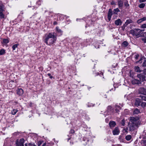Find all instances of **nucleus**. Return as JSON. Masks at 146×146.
Instances as JSON below:
<instances>
[{"label":"nucleus","mask_w":146,"mask_h":146,"mask_svg":"<svg viewBox=\"0 0 146 146\" xmlns=\"http://www.w3.org/2000/svg\"><path fill=\"white\" fill-rule=\"evenodd\" d=\"M140 31V29H135L134 30H131L130 33L133 35L137 37L144 36L143 34H141Z\"/></svg>","instance_id":"obj_3"},{"label":"nucleus","mask_w":146,"mask_h":146,"mask_svg":"<svg viewBox=\"0 0 146 146\" xmlns=\"http://www.w3.org/2000/svg\"><path fill=\"white\" fill-rule=\"evenodd\" d=\"M135 70L136 72H141L139 68V66H136L135 67Z\"/></svg>","instance_id":"obj_24"},{"label":"nucleus","mask_w":146,"mask_h":146,"mask_svg":"<svg viewBox=\"0 0 146 146\" xmlns=\"http://www.w3.org/2000/svg\"><path fill=\"white\" fill-rule=\"evenodd\" d=\"M107 110L108 112L111 111L112 110V107L111 106H108L107 108Z\"/></svg>","instance_id":"obj_32"},{"label":"nucleus","mask_w":146,"mask_h":146,"mask_svg":"<svg viewBox=\"0 0 146 146\" xmlns=\"http://www.w3.org/2000/svg\"><path fill=\"white\" fill-rule=\"evenodd\" d=\"M145 1L146 0H139V1L140 3H142Z\"/></svg>","instance_id":"obj_48"},{"label":"nucleus","mask_w":146,"mask_h":146,"mask_svg":"<svg viewBox=\"0 0 146 146\" xmlns=\"http://www.w3.org/2000/svg\"><path fill=\"white\" fill-rule=\"evenodd\" d=\"M124 0H117V5L119 9H122L123 8Z\"/></svg>","instance_id":"obj_6"},{"label":"nucleus","mask_w":146,"mask_h":146,"mask_svg":"<svg viewBox=\"0 0 146 146\" xmlns=\"http://www.w3.org/2000/svg\"><path fill=\"white\" fill-rule=\"evenodd\" d=\"M9 42V41L7 39H4L3 40V42L4 44H6Z\"/></svg>","instance_id":"obj_27"},{"label":"nucleus","mask_w":146,"mask_h":146,"mask_svg":"<svg viewBox=\"0 0 146 146\" xmlns=\"http://www.w3.org/2000/svg\"><path fill=\"white\" fill-rule=\"evenodd\" d=\"M115 110L117 113H118L119 112V110L121 109V107L118 105H115Z\"/></svg>","instance_id":"obj_17"},{"label":"nucleus","mask_w":146,"mask_h":146,"mask_svg":"<svg viewBox=\"0 0 146 146\" xmlns=\"http://www.w3.org/2000/svg\"><path fill=\"white\" fill-rule=\"evenodd\" d=\"M120 131L118 127H116L114 129L113 131V134L114 135H118L120 133Z\"/></svg>","instance_id":"obj_12"},{"label":"nucleus","mask_w":146,"mask_h":146,"mask_svg":"<svg viewBox=\"0 0 146 146\" xmlns=\"http://www.w3.org/2000/svg\"><path fill=\"white\" fill-rule=\"evenodd\" d=\"M130 77H133V76L131 75V73H130Z\"/></svg>","instance_id":"obj_54"},{"label":"nucleus","mask_w":146,"mask_h":146,"mask_svg":"<svg viewBox=\"0 0 146 146\" xmlns=\"http://www.w3.org/2000/svg\"><path fill=\"white\" fill-rule=\"evenodd\" d=\"M56 30L59 33H62V31L60 29H59L57 27H56Z\"/></svg>","instance_id":"obj_37"},{"label":"nucleus","mask_w":146,"mask_h":146,"mask_svg":"<svg viewBox=\"0 0 146 146\" xmlns=\"http://www.w3.org/2000/svg\"><path fill=\"white\" fill-rule=\"evenodd\" d=\"M137 77L141 82H143L146 80V74L144 73H141L138 74Z\"/></svg>","instance_id":"obj_4"},{"label":"nucleus","mask_w":146,"mask_h":146,"mask_svg":"<svg viewBox=\"0 0 146 146\" xmlns=\"http://www.w3.org/2000/svg\"><path fill=\"white\" fill-rule=\"evenodd\" d=\"M121 136H119V139H121Z\"/></svg>","instance_id":"obj_56"},{"label":"nucleus","mask_w":146,"mask_h":146,"mask_svg":"<svg viewBox=\"0 0 146 146\" xmlns=\"http://www.w3.org/2000/svg\"><path fill=\"white\" fill-rule=\"evenodd\" d=\"M145 31L144 29H142V30L140 29V32L141 34H143L144 35V34H145L146 33V32L143 33H141L143 31Z\"/></svg>","instance_id":"obj_40"},{"label":"nucleus","mask_w":146,"mask_h":146,"mask_svg":"<svg viewBox=\"0 0 146 146\" xmlns=\"http://www.w3.org/2000/svg\"><path fill=\"white\" fill-rule=\"evenodd\" d=\"M120 123L122 126H124L125 125V120L124 119H123L121 121Z\"/></svg>","instance_id":"obj_35"},{"label":"nucleus","mask_w":146,"mask_h":146,"mask_svg":"<svg viewBox=\"0 0 146 146\" xmlns=\"http://www.w3.org/2000/svg\"><path fill=\"white\" fill-rule=\"evenodd\" d=\"M17 94L19 96H21L24 93L23 90L22 88H19L17 90Z\"/></svg>","instance_id":"obj_14"},{"label":"nucleus","mask_w":146,"mask_h":146,"mask_svg":"<svg viewBox=\"0 0 146 146\" xmlns=\"http://www.w3.org/2000/svg\"><path fill=\"white\" fill-rule=\"evenodd\" d=\"M29 146H36L35 145L33 144H32L31 143H29Z\"/></svg>","instance_id":"obj_43"},{"label":"nucleus","mask_w":146,"mask_h":146,"mask_svg":"<svg viewBox=\"0 0 146 146\" xmlns=\"http://www.w3.org/2000/svg\"><path fill=\"white\" fill-rule=\"evenodd\" d=\"M140 113V111L137 108H136L134 110L133 113L134 115L138 114Z\"/></svg>","instance_id":"obj_19"},{"label":"nucleus","mask_w":146,"mask_h":146,"mask_svg":"<svg viewBox=\"0 0 146 146\" xmlns=\"http://www.w3.org/2000/svg\"><path fill=\"white\" fill-rule=\"evenodd\" d=\"M46 145V143H44L43 144L42 146H45Z\"/></svg>","instance_id":"obj_52"},{"label":"nucleus","mask_w":146,"mask_h":146,"mask_svg":"<svg viewBox=\"0 0 146 146\" xmlns=\"http://www.w3.org/2000/svg\"><path fill=\"white\" fill-rule=\"evenodd\" d=\"M2 7L0 5V9H1V10H2Z\"/></svg>","instance_id":"obj_53"},{"label":"nucleus","mask_w":146,"mask_h":146,"mask_svg":"<svg viewBox=\"0 0 146 146\" xmlns=\"http://www.w3.org/2000/svg\"><path fill=\"white\" fill-rule=\"evenodd\" d=\"M143 21H144L143 20V18H141V19H139V20H138L137 21V23L139 24Z\"/></svg>","instance_id":"obj_34"},{"label":"nucleus","mask_w":146,"mask_h":146,"mask_svg":"<svg viewBox=\"0 0 146 146\" xmlns=\"http://www.w3.org/2000/svg\"><path fill=\"white\" fill-rule=\"evenodd\" d=\"M141 106L143 108H144L146 106V102H142L141 103Z\"/></svg>","instance_id":"obj_30"},{"label":"nucleus","mask_w":146,"mask_h":146,"mask_svg":"<svg viewBox=\"0 0 146 146\" xmlns=\"http://www.w3.org/2000/svg\"><path fill=\"white\" fill-rule=\"evenodd\" d=\"M18 45L19 44H16L14 45L12 47L13 50H15L16 48L17 47Z\"/></svg>","instance_id":"obj_31"},{"label":"nucleus","mask_w":146,"mask_h":146,"mask_svg":"<svg viewBox=\"0 0 146 146\" xmlns=\"http://www.w3.org/2000/svg\"><path fill=\"white\" fill-rule=\"evenodd\" d=\"M25 146H29V143L28 144L26 143L25 144Z\"/></svg>","instance_id":"obj_51"},{"label":"nucleus","mask_w":146,"mask_h":146,"mask_svg":"<svg viewBox=\"0 0 146 146\" xmlns=\"http://www.w3.org/2000/svg\"><path fill=\"white\" fill-rule=\"evenodd\" d=\"M124 130L125 131V132H126V133H127L128 128H127L126 129H124Z\"/></svg>","instance_id":"obj_47"},{"label":"nucleus","mask_w":146,"mask_h":146,"mask_svg":"<svg viewBox=\"0 0 146 146\" xmlns=\"http://www.w3.org/2000/svg\"><path fill=\"white\" fill-rule=\"evenodd\" d=\"M141 123L138 117H130V121L128 124L129 130L133 131L137 129Z\"/></svg>","instance_id":"obj_1"},{"label":"nucleus","mask_w":146,"mask_h":146,"mask_svg":"<svg viewBox=\"0 0 146 146\" xmlns=\"http://www.w3.org/2000/svg\"><path fill=\"white\" fill-rule=\"evenodd\" d=\"M115 24L117 26L121 25L122 24V21L121 20L118 19L115 21Z\"/></svg>","instance_id":"obj_13"},{"label":"nucleus","mask_w":146,"mask_h":146,"mask_svg":"<svg viewBox=\"0 0 146 146\" xmlns=\"http://www.w3.org/2000/svg\"><path fill=\"white\" fill-rule=\"evenodd\" d=\"M25 140L23 138H22L19 141L17 140L16 143V146H24V143Z\"/></svg>","instance_id":"obj_5"},{"label":"nucleus","mask_w":146,"mask_h":146,"mask_svg":"<svg viewBox=\"0 0 146 146\" xmlns=\"http://www.w3.org/2000/svg\"><path fill=\"white\" fill-rule=\"evenodd\" d=\"M124 5L125 7L127 9H129V5L128 3V2L127 0H124Z\"/></svg>","instance_id":"obj_16"},{"label":"nucleus","mask_w":146,"mask_h":146,"mask_svg":"<svg viewBox=\"0 0 146 146\" xmlns=\"http://www.w3.org/2000/svg\"><path fill=\"white\" fill-rule=\"evenodd\" d=\"M139 56V55L138 54H136L135 56V58L136 59H137Z\"/></svg>","instance_id":"obj_39"},{"label":"nucleus","mask_w":146,"mask_h":146,"mask_svg":"<svg viewBox=\"0 0 146 146\" xmlns=\"http://www.w3.org/2000/svg\"><path fill=\"white\" fill-rule=\"evenodd\" d=\"M70 133H74V131L73 129H71L70 131Z\"/></svg>","instance_id":"obj_44"},{"label":"nucleus","mask_w":146,"mask_h":146,"mask_svg":"<svg viewBox=\"0 0 146 146\" xmlns=\"http://www.w3.org/2000/svg\"><path fill=\"white\" fill-rule=\"evenodd\" d=\"M42 142L41 141H39L38 142V146H40Z\"/></svg>","instance_id":"obj_46"},{"label":"nucleus","mask_w":146,"mask_h":146,"mask_svg":"<svg viewBox=\"0 0 146 146\" xmlns=\"http://www.w3.org/2000/svg\"><path fill=\"white\" fill-rule=\"evenodd\" d=\"M55 34V33H51L45 34L44 38V43L48 45H50L55 43L57 39Z\"/></svg>","instance_id":"obj_2"},{"label":"nucleus","mask_w":146,"mask_h":146,"mask_svg":"<svg viewBox=\"0 0 146 146\" xmlns=\"http://www.w3.org/2000/svg\"><path fill=\"white\" fill-rule=\"evenodd\" d=\"M128 45V43L126 41H125L123 42L122 44V45L123 46L126 47Z\"/></svg>","instance_id":"obj_21"},{"label":"nucleus","mask_w":146,"mask_h":146,"mask_svg":"<svg viewBox=\"0 0 146 146\" xmlns=\"http://www.w3.org/2000/svg\"><path fill=\"white\" fill-rule=\"evenodd\" d=\"M5 53V50L4 49H1L0 50V55H3Z\"/></svg>","instance_id":"obj_26"},{"label":"nucleus","mask_w":146,"mask_h":146,"mask_svg":"<svg viewBox=\"0 0 146 146\" xmlns=\"http://www.w3.org/2000/svg\"><path fill=\"white\" fill-rule=\"evenodd\" d=\"M131 136L130 135H128L125 137V139L127 141H129L131 139Z\"/></svg>","instance_id":"obj_25"},{"label":"nucleus","mask_w":146,"mask_h":146,"mask_svg":"<svg viewBox=\"0 0 146 146\" xmlns=\"http://www.w3.org/2000/svg\"><path fill=\"white\" fill-rule=\"evenodd\" d=\"M113 13L115 14H117V12H120V10L118 8L114 9L113 10Z\"/></svg>","instance_id":"obj_23"},{"label":"nucleus","mask_w":146,"mask_h":146,"mask_svg":"<svg viewBox=\"0 0 146 146\" xmlns=\"http://www.w3.org/2000/svg\"><path fill=\"white\" fill-rule=\"evenodd\" d=\"M142 29H144L146 28V24L144 23L142 24L141 26Z\"/></svg>","instance_id":"obj_36"},{"label":"nucleus","mask_w":146,"mask_h":146,"mask_svg":"<svg viewBox=\"0 0 146 146\" xmlns=\"http://www.w3.org/2000/svg\"><path fill=\"white\" fill-rule=\"evenodd\" d=\"M141 40L143 41L144 43H146V37L142 38Z\"/></svg>","instance_id":"obj_38"},{"label":"nucleus","mask_w":146,"mask_h":146,"mask_svg":"<svg viewBox=\"0 0 146 146\" xmlns=\"http://www.w3.org/2000/svg\"><path fill=\"white\" fill-rule=\"evenodd\" d=\"M141 98L142 100L146 101V96H143L142 95H140L139 96Z\"/></svg>","instance_id":"obj_29"},{"label":"nucleus","mask_w":146,"mask_h":146,"mask_svg":"<svg viewBox=\"0 0 146 146\" xmlns=\"http://www.w3.org/2000/svg\"><path fill=\"white\" fill-rule=\"evenodd\" d=\"M113 14V13L111 9H109L108 13V18L109 21H110Z\"/></svg>","instance_id":"obj_9"},{"label":"nucleus","mask_w":146,"mask_h":146,"mask_svg":"<svg viewBox=\"0 0 146 146\" xmlns=\"http://www.w3.org/2000/svg\"><path fill=\"white\" fill-rule=\"evenodd\" d=\"M3 10H0V18L3 19L5 18V15L3 13Z\"/></svg>","instance_id":"obj_18"},{"label":"nucleus","mask_w":146,"mask_h":146,"mask_svg":"<svg viewBox=\"0 0 146 146\" xmlns=\"http://www.w3.org/2000/svg\"><path fill=\"white\" fill-rule=\"evenodd\" d=\"M143 21H144L143 20V18H141V19H139V20H138L137 21V23L139 24Z\"/></svg>","instance_id":"obj_33"},{"label":"nucleus","mask_w":146,"mask_h":146,"mask_svg":"<svg viewBox=\"0 0 146 146\" xmlns=\"http://www.w3.org/2000/svg\"><path fill=\"white\" fill-rule=\"evenodd\" d=\"M132 83L133 84L140 85L141 84V82L138 79H134L132 81Z\"/></svg>","instance_id":"obj_10"},{"label":"nucleus","mask_w":146,"mask_h":146,"mask_svg":"<svg viewBox=\"0 0 146 146\" xmlns=\"http://www.w3.org/2000/svg\"><path fill=\"white\" fill-rule=\"evenodd\" d=\"M111 5H115V3L114 1H113L111 2Z\"/></svg>","instance_id":"obj_45"},{"label":"nucleus","mask_w":146,"mask_h":146,"mask_svg":"<svg viewBox=\"0 0 146 146\" xmlns=\"http://www.w3.org/2000/svg\"><path fill=\"white\" fill-rule=\"evenodd\" d=\"M141 102L140 99L139 98H136L135 100L134 104L136 106L138 107L140 105Z\"/></svg>","instance_id":"obj_11"},{"label":"nucleus","mask_w":146,"mask_h":146,"mask_svg":"<svg viewBox=\"0 0 146 146\" xmlns=\"http://www.w3.org/2000/svg\"><path fill=\"white\" fill-rule=\"evenodd\" d=\"M109 125L111 128H112L115 126L116 123L114 121H111L109 122Z\"/></svg>","instance_id":"obj_15"},{"label":"nucleus","mask_w":146,"mask_h":146,"mask_svg":"<svg viewBox=\"0 0 146 146\" xmlns=\"http://www.w3.org/2000/svg\"><path fill=\"white\" fill-rule=\"evenodd\" d=\"M139 92L144 95H146V89L144 87H141L138 90Z\"/></svg>","instance_id":"obj_7"},{"label":"nucleus","mask_w":146,"mask_h":146,"mask_svg":"<svg viewBox=\"0 0 146 146\" xmlns=\"http://www.w3.org/2000/svg\"><path fill=\"white\" fill-rule=\"evenodd\" d=\"M127 25H125V24L122 27V29L123 31L125 28V27Z\"/></svg>","instance_id":"obj_42"},{"label":"nucleus","mask_w":146,"mask_h":146,"mask_svg":"<svg viewBox=\"0 0 146 146\" xmlns=\"http://www.w3.org/2000/svg\"><path fill=\"white\" fill-rule=\"evenodd\" d=\"M108 119H106V121L107 122H108Z\"/></svg>","instance_id":"obj_55"},{"label":"nucleus","mask_w":146,"mask_h":146,"mask_svg":"<svg viewBox=\"0 0 146 146\" xmlns=\"http://www.w3.org/2000/svg\"><path fill=\"white\" fill-rule=\"evenodd\" d=\"M143 19L144 21L146 20V17H144L142 18Z\"/></svg>","instance_id":"obj_49"},{"label":"nucleus","mask_w":146,"mask_h":146,"mask_svg":"<svg viewBox=\"0 0 146 146\" xmlns=\"http://www.w3.org/2000/svg\"><path fill=\"white\" fill-rule=\"evenodd\" d=\"M48 76L50 77V78L52 79L53 78V77L51 75V74L50 73H48L47 74Z\"/></svg>","instance_id":"obj_41"},{"label":"nucleus","mask_w":146,"mask_h":146,"mask_svg":"<svg viewBox=\"0 0 146 146\" xmlns=\"http://www.w3.org/2000/svg\"><path fill=\"white\" fill-rule=\"evenodd\" d=\"M57 24V23L56 22V21H55L54 22V23H53V24L54 25H56Z\"/></svg>","instance_id":"obj_50"},{"label":"nucleus","mask_w":146,"mask_h":146,"mask_svg":"<svg viewBox=\"0 0 146 146\" xmlns=\"http://www.w3.org/2000/svg\"><path fill=\"white\" fill-rule=\"evenodd\" d=\"M18 111V110L17 109H14L11 111V113L13 115H15Z\"/></svg>","instance_id":"obj_22"},{"label":"nucleus","mask_w":146,"mask_h":146,"mask_svg":"<svg viewBox=\"0 0 146 146\" xmlns=\"http://www.w3.org/2000/svg\"><path fill=\"white\" fill-rule=\"evenodd\" d=\"M132 22V21L131 19H129L127 20L125 23V25H128L131 23Z\"/></svg>","instance_id":"obj_20"},{"label":"nucleus","mask_w":146,"mask_h":146,"mask_svg":"<svg viewBox=\"0 0 146 146\" xmlns=\"http://www.w3.org/2000/svg\"><path fill=\"white\" fill-rule=\"evenodd\" d=\"M145 5V4L144 3H141L139 5V7L140 8H142L144 7Z\"/></svg>","instance_id":"obj_28"},{"label":"nucleus","mask_w":146,"mask_h":146,"mask_svg":"<svg viewBox=\"0 0 146 146\" xmlns=\"http://www.w3.org/2000/svg\"><path fill=\"white\" fill-rule=\"evenodd\" d=\"M142 61H143V63L142 64V66L143 67L146 66V59L144 57H141L140 60L137 62L141 63Z\"/></svg>","instance_id":"obj_8"}]
</instances>
